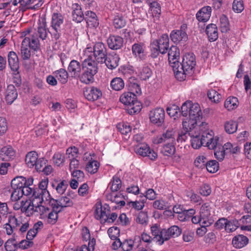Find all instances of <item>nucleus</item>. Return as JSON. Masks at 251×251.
<instances>
[{
  "label": "nucleus",
  "mask_w": 251,
  "mask_h": 251,
  "mask_svg": "<svg viewBox=\"0 0 251 251\" xmlns=\"http://www.w3.org/2000/svg\"><path fill=\"white\" fill-rule=\"evenodd\" d=\"M70 160V170L73 176L76 177L78 174V160L77 158Z\"/></svg>",
  "instance_id": "79ce46f5"
},
{
  "label": "nucleus",
  "mask_w": 251,
  "mask_h": 251,
  "mask_svg": "<svg viewBox=\"0 0 251 251\" xmlns=\"http://www.w3.org/2000/svg\"><path fill=\"white\" fill-rule=\"evenodd\" d=\"M78 68V62L73 60L71 61L68 67V71L70 73L72 77H76L77 76L76 69Z\"/></svg>",
  "instance_id": "de8ad7c7"
},
{
  "label": "nucleus",
  "mask_w": 251,
  "mask_h": 251,
  "mask_svg": "<svg viewBox=\"0 0 251 251\" xmlns=\"http://www.w3.org/2000/svg\"><path fill=\"white\" fill-rule=\"evenodd\" d=\"M100 167V163L96 160H93L88 162L86 166V170L91 174L96 173Z\"/></svg>",
  "instance_id": "c9c22d12"
},
{
  "label": "nucleus",
  "mask_w": 251,
  "mask_h": 251,
  "mask_svg": "<svg viewBox=\"0 0 251 251\" xmlns=\"http://www.w3.org/2000/svg\"><path fill=\"white\" fill-rule=\"evenodd\" d=\"M82 16V17L79 14V23L84 20L86 24L90 27H96L99 25L96 14L94 12L88 11L85 13V16L83 14Z\"/></svg>",
  "instance_id": "f3484780"
},
{
  "label": "nucleus",
  "mask_w": 251,
  "mask_h": 251,
  "mask_svg": "<svg viewBox=\"0 0 251 251\" xmlns=\"http://www.w3.org/2000/svg\"><path fill=\"white\" fill-rule=\"evenodd\" d=\"M15 156V152L11 146L3 147L0 151V159L2 161L13 159Z\"/></svg>",
  "instance_id": "393cba45"
},
{
  "label": "nucleus",
  "mask_w": 251,
  "mask_h": 251,
  "mask_svg": "<svg viewBox=\"0 0 251 251\" xmlns=\"http://www.w3.org/2000/svg\"><path fill=\"white\" fill-rule=\"evenodd\" d=\"M83 73L80 78V81L85 84L94 81V75L97 73V67L95 60L85 59L82 63Z\"/></svg>",
  "instance_id": "7ed1b4c3"
},
{
  "label": "nucleus",
  "mask_w": 251,
  "mask_h": 251,
  "mask_svg": "<svg viewBox=\"0 0 251 251\" xmlns=\"http://www.w3.org/2000/svg\"><path fill=\"white\" fill-rule=\"evenodd\" d=\"M8 64L11 69L17 71L19 67V59L16 53L14 51H10L8 54Z\"/></svg>",
  "instance_id": "c85d7f7f"
},
{
  "label": "nucleus",
  "mask_w": 251,
  "mask_h": 251,
  "mask_svg": "<svg viewBox=\"0 0 251 251\" xmlns=\"http://www.w3.org/2000/svg\"><path fill=\"white\" fill-rule=\"evenodd\" d=\"M132 53L135 56H138L141 58L144 53V44L143 43H135L132 47Z\"/></svg>",
  "instance_id": "37998d69"
},
{
  "label": "nucleus",
  "mask_w": 251,
  "mask_h": 251,
  "mask_svg": "<svg viewBox=\"0 0 251 251\" xmlns=\"http://www.w3.org/2000/svg\"><path fill=\"white\" fill-rule=\"evenodd\" d=\"M238 104L237 98L234 97H228L225 102V106L228 110L236 108Z\"/></svg>",
  "instance_id": "4c0bfd02"
},
{
  "label": "nucleus",
  "mask_w": 251,
  "mask_h": 251,
  "mask_svg": "<svg viewBox=\"0 0 251 251\" xmlns=\"http://www.w3.org/2000/svg\"><path fill=\"white\" fill-rule=\"evenodd\" d=\"M54 74H55L56 77L61 83L65 84L67 82L68 74L65 70L60 69L55 72Z\"/></svg>",
  "instance_id": "e433bc0d"
},
{
  "label": "nucleus",
  "mask_w": 251,
  "mask_h": 251,
  "mask_svg": "<svg viewBox=\"0 0 251 251\" xmlns=\"http://www.w3.org/2000/svg\"><path fill=\"white\" fill-rule=\"evenodd\" d=\"M150 119L151 123L158 126L161 125L164 121V110L162 108H157L151 111Z\"/></svg>",
  "instance_id": "dca6fc26"
},
{
  "label": "nucleus",
  "mask_w": 251,
  "mask_h": 251,
  "mask_svg": "<svg viewBox=\"0 0 251 251\" xmlns=\"http://www.w3.org/2000/svg\"><path fill=\"white\" fill-rule=\"evenodd\" d=\"M66 154L70 159H76L78 157V149L75 146L71 147L67 150Z\"/></svg>",
  "instance_id": "5fc2aeb1"
},
{
  "label": "nucleus",
  "mask_w": 251,
  "mask_h": 251,
  "mask_svg": "<svg viewBox=\"0 0 251 251\" xmlns=\"http://www.w3.org/2000/svg\"><path fill=\"white\" fill-rule=\"evenodd\" d=\"M126 21L122 14L116 13L113 19V25L116 28H121L125 26Z\"/></svg>",
  "instance_id": "72a5a7b5"
},
{
  "label": "nucleus",
  "mask_w": 251,
  "mask_h": 251,
  "mask_svg": "<svg viewBox=\"0 0 251 251\" xmlns=\"http://www.w3.org/2000/svg\"><path fill=\"white\" fill-rule=\"evenodd\" d=\"M161 152L164 155L167 156H171L174 154L176 152L174 143H166L162 147Z\"/></svg>",
  "instance_id": "473e14b6"
},
{
  "label": "nucleus",
  "mask_w": 251,
  "mask_h": 251,
  "mask_svg": "<svg viewBox=\"0 0 251 251\" xmlns=\"http://www.w3.org/2000/svg\"><path fill=\"white\" fill-rule=\"evenodd\" d=\"M135 151L137 154L143 157L147 156L152 160H155L157 158V153L146 144L136 146Z\"/></svg>",
  "instance_id": "1a4fd4ad"
},
{
  "label": "nucleus",
  "mask_w": 251,
  "mask_h": 251,
  "mask_svg": "<svg viewBox=\"0 0 251 251\" xmlns=\"http://www.w3.org/2000/svg\"><path fill=\"white\" fill-rule=\"evenodd\" d=\"M249 239L246 236L239 234L233 237L232 244L235 248L240 249L247 245Z\"/></svg>",
  "instance_id": "c756f323"
},
{
  "label": "nucleus",
  "mask_w": 251,
  "mask_h": 251,
  "mask_svg": "<svg viewBox=\"0 0 251 251\" xmlns=\"http://www.w3.org/2000/svg\"><path fill=\"white\" fill-rule=\"evenodd\" d=\"M150 6L152 14L155 17H159L161 11L159 3L154 1L150 3Z\"/></svg>",
  "instance_id": "09e8293b"
},
{
  "label": "nucleus",
  "mask_w": 251,
  "mask_h": 251,
  "mask_svg": "<svg viewBox=\"0 0 251 251\" xmlns=\"http://www.w3.org/2000/svg\"><path fill=\"white\" fill-rule=\"evenodd\" d=\"M53 160L54 163L57 166H59L63 165L65 162V156L63 154L60 152H56L53 156Z\"/></svg>",
  "instance_id": "680f3d73"
},
{
  "label": "nucleus",
  "mask_w": 251,
  "mask_h": 251,
  "mask_svg": "<svg viewBox=\"0 0 251 251\" xmlns=\"http://www.w3.org/2000/svg\"><path fill=\"white\" fill-rule=\"evenodd\" d=\"M191 101L187 100L184 102L181 107V114L184 117H187L189 115V111L190 110L191 106L193 105Z\"/></svg>",
  "instance_id": "8fccbe9b"
},
{
  "label": "nucleus",
  "mask_w": 251,
  "mask_h": 251,
  "mask_svg": "<svg viewBox=\"0 0 251 251\" xmlns=\"http://www.w3.org/2000/svg\"><path fill=\"white\" fill-rule=\"evenodd\" d=\"M112 192H116L120 190L122 186V181L118 176H114L112 180L109 184Z\"/></svg>",
  "instance_id": "58836bf2"
},
{
  "label": "nucleus",
  "mask_w": 251,
  "mask_h": 251,
  "mask_svg": "<svg viewBox=\"0 0 251 251\" xmlns=\"http://www.w3.org/2000/svg\"><path fill=\"white\" fill-rule=\"evenodd\" d=\"M207 162V159L204 156H199L195 160L194 164L196 167L203 169L205 167Z\"/></svg>",
  "instance_id": "603ef678"
},
{
  "label": "nucleus",
  "mask_w": 251,
  "mask_h": 251,
  "mask_svg": "<svg viewBox=\"0 0 251 251\" xmlns=\"http://www.w3.org/2000/svg\"><path fill=\"white\" fill-rule=\"evenodd\" d=\"M200 214L203 224L205 225H211L214 222L213 216L211 214L208 206L202 205Z\"/></svg>",
  "instance_id": "aec40b11"
},
{
  "label": "nucleus",
  "mask_w": 251,
  "mask_h": 251,
  "mask_svg": "<svg viewBox=\"0 0 251 251\" xmlns=\"http://www.w3.org/2000/svg\"><path fill=\"white\" fill-rule=\"evenodd\" d=\"M181 233V229L177 226H171L167 229H163L160 231L159 245H162L164 241L169 240L171 238L178 237Z\"/></svg>",
  "instance_id": "39448f33"
},
{
  "label": "nucleus",
  "mask_w": 251,
  "mask_h": 251,
  "mask_svg": "<svg viewBox=\"0 0 251 251\" xmlns=\"http://www.w3.org/2000/svg\"><path fill=\"white\" fill-rule=\"evenodd\" d=\"M120 101L127 106V112L130 114L138 113L142 109L141 103L137 100L135 94L130 92L123 93L120 98Z\"/></svg>",
  "instance_id": "f03ea898"
},
{
  "label": "nucleus",
  "mask_w": 251,
  "mask_h": 251,
  "mask_svg": "<svg viewBox=\"0 0 251 251\" xmlns=\"http://www.w3.org/2000/svg\"><path fill=\"white\" fill-rule=\"evenodd\" d=\"M38 33L39 37L42 40H45L47 36V32L46 28V24L43 23L38 27Z\"/></svg>",
  "instance_id": "69168bd1"
},
{
  "label": "nucleus",
  "mask_w": 251,
  "mask_h": 251,
  "mask_svg": "<svg viewBox=\"0 0 251 251\" xmlns=\"http://www.w3.org/2000/svg\"><path fill=\"white\" fill-rule=\"evenodd\" d=\"M33 182V179L29 177L26 179L25 177L19 176L13 179L11 182V186L12 189H21L25 185H31Z\"/></svg>",
  "instance_id": "a211bd4d"
},
{
  "label": "nucleus",
  "mask_w": 251,
  "mask_h": 251,
  "mask_svg": "<svg viewBox=\"0 0 251 251\" xmlns=\"http://www.w3.org/2000/svg\"><path fill=\"white\" fill-rule=\"evenodd\" d=\"M18 97V92L13 85L7 86L5 94V99L7 103L11 104Z\"/></svg>",
  "instance_id": "b1692460"
},
{
  "label": "nucleus",
  "mask_w": 251,
  "mask_h": 251,
  "mask_svg": "<svg viewBox=\"0 0 251 251\" xmlns=\"http://www.w3.org/2000/svg\"><path fill=\"white\" fill-rule=\"evenodd\" d=\"M140 236L135 237L134 240L126 239L122 242L119 239L116 243L119 244V247H121L123 251H131L134 247L138 248L141 243Z\"/></svg>",
  "instance_id": "9d476101"
},
{
  "label": "nucleus",
  "mask_w": 251,
  "mask_h": 251,
  "mask_svg": "<svg viewBox=\"0 0 251 251\" xmlns=\"http://www.w3.org/2000/svg\"><path fill=\"white\" fill-rule=\"evenodd\" d=\"M152 74V71L151 68L148 66H145L140 70L139 75L142 80H146L151 76Z\"/></svg>",
  "instance_id": "a18cd8bd"
},
{
  "label": "nucleus",
  "mask_w": 251,
  "mask_h": 251,
  "mask_svg": "<svg viewBox=\"0 0 251 251\" xmlns=\"http://www.w3.org/2000/svg\"><path fill=\"white\" fill-rule=\"evenodd\" d=\"M120 57L116 53L109 54L104 58V62L107 67L109 69L113 70L116 68L119 65Z\"/></svg>",
  "instance_id": "a878e982"
},
{
  "label": "nucleus",
  "mask_w": 251,
  "mask_h": 251,
  "mask_svg": "<svg viewBox=\"0 0 251 251\" xmlns=\"http://www.w3.org/2000/svg\"><path fill=\"white\" fill-rule=\"evenodd\" d=\"M196 64L194 54L192 53L186 54L183 57L182 62H179L178 68L173 70L176 78L180 81L185 80L186 75L192 73Z\"/></svg>",
  "instance_id": "f257e3e1"
},
{
  "label": "nucleus",
  "mask_w": 251,
  "mask_h": 251,
  "mask_svg": "<svg viewBox=\"0 0 251 251\" xmlns=\"http://www.w3.org/2000/svg\"><path fill=\"white\" fill-rule=\"evenodd\" d=\"M21 211L25 213L26 216H30L34 212H37L43 214L46 210L44 205H21Z\"/></svg>",
  "instance_id": "6ab92c4d"
},
{
  "label": "nucleus",
  "mask_w": 251,
  "mask_h": 251,
  "mask_svg": "<svg viewBox=\"0 0 251 251\" xmlns=\"http://www.w3.org/2000/svg\"><path fill=\"white\" fill-rule=\"evenodd\" d=\"M189 121L192 125L197 124L202 119V112L200 105L197 103H193L189 111Z\"/></svg>",
  "instance_id": "4468645a"
},
{
  "label": "nucleus",
  "mask_w": 251,
  "mask_h": 251,
  "mask_svg": "<svg viewBox=\"0 0 251 251\" xmlns=\"http://www.w3.org/2000/svg\"><path fill=\"white\" fill-rule=\"evenodd\" d=\"M47 162V160L44 158L38 159L36 164L34 165L37 171L39 172H41L43 168L46 165Z\"/></svg>",
  "instance_id": "338daca9"
},
{
  "label": "nucleus",
  "mask_w": 251,
  "mask_h": 251,
  "mask_svg": "<svg viewBox=\"0 0 251 251\" xmlns=\"http://www.w3.org/2000/svg\"><path fill=\"white\" fill-rule=\"evenodd\" d=\"M110 212L109 205H97L95 209L94 217L96 219L100 220L101 224H104Z\"/></svg>",
  "instance_id": "6e6552de"
},
{
  "label": "nucleus",
  "mask_w": 251,
  "mask_h": 251,
  "mask_svg": "<svg viewBox=\"0 0 251 251\" xmlns=\"http://www.w3.org/2000/svg\"><path fill=\"white\" fill-rule=\"evenodd\" d=\"M4 246L6 251H14L18 247L17 242L15 239H9L5 242Z\"/></svg>",
  "instance_id": "13d9d810"
},
{
  "label": "nucleus",
  "mask_w": 251,
  "mask_h": 251,
  "mask_svg": "<svg viewBox=\"0 0 251 251\" xmlns=\"http://www.w3.org/2000/svg\"><path fill=\"white\" fill-rule=\"evenodd\" d=\"M207 96L209 99L214 102H218L221 99V96L216 90L211 89L208 91Z\"/></svg>",
  "instance_id": "864d4df0"
},
{
  "label": "nucleus",
  "mask_w": 251,
  "mask_h": 251,
  "mask_svg": "<svg viewBox=\"0 0 251 251\" xmlns=\"http://www.w3.org/2000/svg\"><path fill=\"white\" fill-rule=\"evenodd\" d=\"M236 223L242 230L251 231V215H245L241 217Z\"/></svg>",
  "instance_id": "cd10ccee"
},
{
  "label": "nucleus",
  "mask_w": 251,
  "mask_h": 251,
  "mask_svg": "<svg viewBox=\"0 0 251 251\" xmlns=\"http://www.w3.org/2000/svg\"><path fill=\"white\" fill-rule=\"evenodd\" d=\"M215 147L213 148H209L210 150H214V155L215 158L220 161H223L225 158V155L226 154L225 150H223L222 145L220 144L218 141L217 145H215Z\"/></svg>",
  "instance_id": "7c9ffc66"
},
{
  "label": "nucleus",
  "mask_w": 251,
  "mask_h": 251,
  "mask_svg": "<svg viewBox=\"0 0 251 251\" xmlns=\"http://www.w3.org/2000/svg\"><path fill=\"white\" fill-rule=\"evenodd\" d=\"M118 129L122 134L126 136L125 138H128L129 137L131 127L129 125L126 124H124L122 126L119 125Z\"/></svg>",
  "instance_id": "bf43d9fd"
},
{
  "label": "nucleus",
  "mask_w": 251,
  "mask_h": 251,
  "mask_svg": "<svg viewBox=\"0 0 251 251\" xmlns=\"http://www.w3.org/2000/svg\"><path fill=\"white\" fill-rule=\"evenodd\" d=\"M237 220L233 221L232 222L228 221H227L225 230L227 232H231L235 231L237 227H239V225L236 223Z\"/></svg>",
  "instance_id": "0e129e2a"
},
{
  "label": "nucleus",
  "mask_w": 251,
  "mask_h": 251,
  "mask_svg": "<svg viewBox=\"0 0 251 251\" xmlns=\"http://www.w3.org/2000/svg\"><path fill=\"white\" fill-rule=\"evenodd\" d=\"M124 82L120 77L114 78L111 81V86L114 90L120 91L124 87Z\"/></svg>",
  "instance_id": "ea45409f"
},
{
  "label": "nucleus",
  "mask_w": 251,
  "mask_h": 251,
  "mask_svg": "<svg viewBox=\"0 0 251 251\" xmlns=\"http://www.w3.org/2000/svg\"><path fill=\"white\" fill-rule=\"evenodd\" d=\"M166 110L168 115L170 117H174L175 119L178 117V113L180 112L179 107L176 104H173L167 107Z\"/></svg>",
  "instance_id": "3c124183"
},
{
  "label": "nucleus",
  "mask_w": 251,
  "mask_h": 251,
  "mask_svg": "<svg viewBox=\"0 0 251 251\" xmlns=\"http://www.w3.org/2000/svg\"><path fill=\"white\" fill-rule=\"evenodd\" d=\"M107 233L112 240H116L120 235V229L117 226L111 227L108 229Z\"/></svg>",
  "instance_id": "6e6d98bb"
},
{
  "label": "nucleus",
  "mask_w": 251,
  "mask_h": 251,
  "mask_svg": "<svg viewBox=\"0 0 251 251\" xmlns=\"http://www.w3.org/2000/svg\"><path fill=\"white\" fill-rule=\"evenodd\" d=\"M13 191L11 195V200L13 201H16L23 196L21 189H13Z\"/></svg>",
  "instance_id": "774afa93"
},
{
  "label": "nucleus",
  "mask_w": 251,
  "mask_h": 251,
  "mask_svg": "<svg viewBox=\"0 0 251 251\" xmlns=\"http://www.w3.org/2000/svg\"><path fill=\"white\" fill-rule=\"evenodd\" d=\"M186 28V25H183L180 29L173 30L170 34L172 41L176 43L181 41H186L188 39L187 35L185 31Z\"/></svg>",
  "instance_id": "2eb2a0df"
},
{
  "label": "nucleus",
  "mask_w": 251,
  "mask_h": 251,
  "mask_svg": "<svg viewBox=\"0 0 251 251\" xmlns=\"http://www.w3.org/2000/svg\"><path fill=\"white\" fill-rule=\"evenodd\" d=\"M206 33L210 42L216 41L218 38L217 26L215 24H211L207 25Z\"/></svg>",
  "instance_id": "bb28decb"
},
{
  "label": "nucleus",
  "mask_w": 251,
  "mask_h": 251,
  "mask_svg": "<svg viewBox=\"0 0 251 251\" xmlns=\"http://www.w3.org/2000/svg\"><path fill=\"white\" fill-rule=\"evenodd\" d=\"M220 27L222 32H226L229 29V22L226 16L223 15L220 19Z\"/></svg>",
  "instance_id": "49530a36"
},
{
  "label": "nucleus",
  "mask_w": 251,
  "mask_h": 251,
  "mask_svg": "<svg viewBox=\"0 0 251 251\" xmlns=\"http://www.w3.org/2000/svg\"><path fill=\"white\" fill-rule=\"evenodd\" d=\"M21 221L15 216L9 217L8 222L4 225L6 233L8 235L12 234L14 230L17 229Z\"/></svg>",
  "instance_id": "5701e85b"
},
{
  "label": "nucleus",
  "mask_w": 251,
  "mask_h": 251,
  "mask_svg": "<svg viewBox=\"0 0 251 251\" xmlns=\"http://www.w3.org/2000/svg\"><path fill=\"white\" fill-rule=\"evenodd\" d=\"M201 137L204 145L208 149L215 147V145H217V142L219 141V137H214L213 132L212 130L204 131Z\"/></svg>",
  "instance_id": "f8f14e48"
},
{
  "label": "nucleus",
  "mask_w": 251,
  "mask_h": 251,
  "mask_svg": "<svg viewBox=\"0 0 251 251\" xmlns=\"http://www.w3.org/2000/svg\"><path fill=\"white\" fill-rule=\"evenodd\" d=\"M237 126L238 125L237 123L232 121H230L226 122L225 123V129L227 133L232 134L237 130Z\"/></svg>",
  "instance_id": "c03bdc74"
},
{
  "label": "nucleus",
  "mask_w": 251,
  "mask_h": 251,
  "mask_svg": "<svg viewBox=\"0 0 251 251\" xmlns=\"http://www.w3.org/2000/svg\"><path fill=\"white\" fill-rule=\"evenodd\" d=\"M207 171L210 173H214L219 170V163L215 160L207 161L205 166Z\"/></svg>",
  "instance_id": "a19ab883"
},
{
  "label": "nucleus",
  "mask_w": 251,
  "mask_h": 251,
  "mask_svg": "<svg viewBox=\"0 0 251 251\" xmlns=\"http://www.w3.org/2000/svg\"><path fill=\"white\" fill-rule=\"evenodd\" d=\"M166 143H174L175 141V132L173 130H167L163 134Z\"/></svg>",
  "instance_id": "052dcab7"
},
{
  "label": "nucleus",
  "mask_w": 251,
  "mask_h": 251,
  "mask_svg": "<svg viewBox=\"0 0 251 251\" xmlns=\"http://www.w3.org/2000/svg\"><path fill=\"white\" fill-rule=\"evenodd\" d=\"M189 135L191 137V145L192 147L195 149H199L201 146H205L203 144V142L201 138V137L200 135H192V133H189Z\"/></svg>",
  "instance_id": "f704fd0d"
},
{
  "label": "nucleus",
  "mask_w": 251,
  "mask_h": 251,
  "mask_svg": "<svg viewBox=\"0 0 251 251\" xmlns=\"http://www.w3.org/2000/svg\"><path fill=\"white\" fill-rule=\"evenodd\" d=\"M17 220H19L21 223L18 226L20 227L19 231L21 233L25 232L29 227V221L26 219L23 220L22 217H19Z\"/></svg>",
  "instance_id": "e2e57ef3"
},
{
  "label": "nucleus",
  "mask_w": 251,
  "mask_h": 251,
  "mask_svg": "<svg viewBox=\"0 0 251 251\" xmlns=\"http://www.w3.org/2000/svg\"><path fill=\"white\" fill-rule=\"evenodd\" d=\"M152 43L155 47H157L160 53L165 54L167 52L169 47L168 35L166 34H163L158 39L153 41Z\"/></svg>",
  "instance_id": "ddd939ff"
},
{
  "label": "nucleus",
  "mask_w": 251,
  "mask_h": 251,
  "mask_svg": "<svg viewBox=\"0 0 251 251\" xmlns=\"http://www.w3.org/2000/svg\"><path fill=\"white\" fill-rule=\"evenodd\" d=\"M232 9L236 13L241 12L244 9L242 0H234L232 4Z\"/></svg>",
  "instance_id": "4d7b16f0"
},
{
  "label": "nucleus",
  "mask_w": 251,
  "mask_h": 251,
  "mask_svg": "<svg viewBox=\"0 0 251 251\" xmlns=\"http://www.w3.org/2000/svg\"><path fill=\"white\" fill-rule=\"evenodd\" d=\"M64 22V17L60 13H53L52 15L51 27L50 31L52 38L57 40L60 36L61 25Z\"/></svg>",
  "instance_id": "20e7f679"
},
{
  "label": "nucleus",
  "mask_w": 251,
  "mask_h": 251,
  "mask_svg": "<svg viewBox=\"0 0 251 251\" xmlns=\"http://www.w3.org/2000/svg\"><path fill=\"white\" fill-rule=\"evenodd\" d=\"M123 38L119 36L110 35L107 39L109 48L113 50L121 49L123 46Z\"/></svg>",
  "instance_id": "412c9836"
},
{
  "label": "nucleus",
  "mask_w": 251,
  "mask_h": 251,
  "mask_svg": "<svg viewBox=\"0 0 251 251\" xmlns=\"http://www.w3.org/2000/svg\"><path fill=\"white\" fill-rule=\"evenodd\" d=\"M93 56L96 61L100 63L104 61L107 55V49L104 44L101 42H96L93 47Z\"/></svg>",
  "instance_id": "423d86ee"
},
{
  "label": "nucleus",
  "mask_w": 251,
  "mask_h": 251,
  "mask_svg": "<svg viewBox=\"0 0 251 251\" xmlns=\"http://www.w3.org/2000/svg\"><path fill=\"white\" fill-rule=\"evenodd\" d=\"M211 12L212 8L210 6H204L197 12L196 18L199 21L205 22L209 19Z\"/></svg>",
  "instance_id": "4be33fe9"
},
{
  "label": "nucleus",
  "mask_w": 251,
  "mask_h": 251,
  "mask_svg": "<svg viewBox=\"0 0 251 251\" xmlns=\"http://www.w3.org/2000/svg\"><path fill=\"white\" fill-rule=\"evenodd\" d=\"M168 60L170 65L173 69H177L178 68L180 57V50L176 46H172L168 49Z\"/></svg>",
  "instance_id": "0eeeda50"
},
{
  "label": "nucleus",
  "mask_w": 251,
  "mask_h": 251,
  "mask_svg": "<svg viewBox=\"0 0 251 251\" xmlns=\"http://www.w3.org/2000/svg\"><path fill=\"white\" fill-rule=\"evenodd\" d=\"M38 155L36 151H32L28 152L25 157V161L27 166L33 167L37 161Z\"/></svg>",
  "instance_id": "2f4dec72"
},
{
  "label": "nucleus",
  "mask_w": 251,
  "mask_h": 251,
  "mask_svg": "<svg viewBox=\"0 0 251 251\" xmlns=\"http://www.w3.org/2000/svg\"><path fill=\"white\" fill-rule=\"evenodd\" d=\"M83 95L87 100L93 101L102 97V92L97 87H86L83 89Z\"/></svg>",
  "instance_id": "9b49d317"
}]
</instances>
